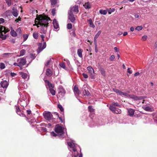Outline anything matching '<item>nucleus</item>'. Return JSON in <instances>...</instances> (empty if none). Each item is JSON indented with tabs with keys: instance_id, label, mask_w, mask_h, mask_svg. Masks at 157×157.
I'll use <instances>...</instances> for the list:
<instances>
[{
	"instance_id": "1",
	"label": "nucleus",
	"mask_w": 157,
	"mask_h": 157,
	"mask_svg": "<svg viewBox=\"0 0 157 157\" xmlns=\"http://www.w3.org/2000/svg\"><path fill=\"white\" fill-rule=\"evenodd\" d=\"M38 21L37 24L35 22V25L38 28L40 27V33H41L45 34L47 29V27L48 26V21H50V19L48 17H44L41 16H39L38 17L36 20Z\"/></svg>"
},
{
	"instance_id": "2",
	"label": "nucleus",
	"mask_w": 157,
	"mask_h": 157,
	"mask_svg": "<svg viewBox=\"0 0 157 157\" xmlns=\"http://www.w3.org/2000/svg\"><path fill=\"white\" fill-rule=\"evenodd\" d=\"M68 146V148L70 151L68 154L67 157H77L79 153L77 151V148L78 147L81 151V148L77 144L75 143V141L71 140L70 142L67 143Z\"/></svg>"
},
{
	"instance_id": "3",
	"label": "nucleus",
	"mask_w": 157,
	"mask_h": 157,
	"mask_svg": "<svg viewBox=\"0 0 157 157\" xmlns=\"http://www.w3.org/2000/svg\"><path fill=\"white\" fill-rule=\"evenodd\" d=\"M43 115L46 120L48 122L54 124L56 122L55 118H53V115L49 111H45L43 113Z\"/></svg>"
},
{
	"instance_id": "4",
	"label": "nucleus",
	"mask_w": 157,
	"mask_h": 157,
	"mask_svg": "<svg viewBox=\"0 0 157 157\" xmlns=\"http://www.w3.org/2000/svg\"><path fill=\"white\" fill-rule=\"evenodd\" d=\"M121 95H123L128 98H130L135 100H141L144 98L143 96L138 97L133 94H129L126 92H122Z\"/></svg>"
},
{
	"instance_id": "5",
	"label": "nucleus",
	"mask_w": 157,
	"mask_h": 157,
	"mask_svg": "<svg viewBox=\"0 0 157 157\" xmlns=\"http://www.w3.org/2000/svg\"><path fill=\"white\" fill-rule=\"evenodd\" d=\"M55 132L59 136L60 138L63 137V128L59 124H56L54 128Z\"/></svg>"
},
{
	"instance_id": "6",
	"label": "nucleus",
	"mask_w": 157,
	"mask_h": 157,
	"mask_svg": "<svg viewBox=\"0 0 157 157\" xmlns=\"http://www.w3.org/2000/svg\"><path fill=\"white\" fill-rule=\"evenodd\" d=\"M8 85V82L6 80L1 81L0 82V93H5Z\"/></svg>"
},
{
	"instance_id": "7",
	"label": "nucleus",
	"mask_w": 157,
	"mask_h": 157,
	"mask_svg": "<svg viewBox=\"0 0 157 157\" xmlns=\"http://www.w3.org/2000/svg\"><path fill=\"white\" fill-rule=\"evenodd\" d=\"M17 62H18L20 67L21 69L22 67L25 64L26 61L25 59L23 57L18 59L17 60Z\"/></svg>"
},
{
	"instance_id": "8",
	"label": "nucleus",
	"mask_w": 157,
	"mask_h": 157,
	"mask_svg": "<svg viewBox=\"0 0 157 157\" xmlns=\"http://www.w3.org/2000/svg\"><path fill=\"white\" fill-rule=\"evenodd\" d=\"M68 18L70 21L73 23H75V18L74 15L73 13L71 11H69L68 12Z\"/></svg>"
},
{
	"instance_id": "9",
	"label": "nucleus",
	"mask_w": 157,
	"mask_h": 157,
	"mask_svg": "<svg viewBox=\"0 0 157 157\" xmlns=\"http://www.w3.org/2000/svg\"><path fill=\"white\" fill-rule=\"evenodd\" d=\"M109 109L114 113L120 114L121 113V110L115 107H113V105H110Z\"/></svg>"
},
{
	"instance_id": "10",
	"label": "nucleus",
	"mask_w": 157,
	"mask_h": 157,
	"mask_svg": "<svg viewBox=\"0 0 157 157\" xmlns=\"http://www.w3.org/2000/svg\"><path fill=\"white\" fill-rule=\"evenodd\" d=\"M16 109V112L20 116L24 117H25V115L24 114V113L25 112V110H23L22 111V112L21 111V109H20V108H19V107L18 106H17V105H16L15 106Z\"/></svg>"
},
{
	"instance_id": "11",
	"label": "nucleus",
	"mask_w": 157,
	"mask_h": 157,
	"mask_svg": "<svg viewBox=\"0 0 157 157\" xmlns=\"http://www.w3.org/2000/svg\"><path fill=\"white\" fill-rule=\"evenodd\" d=\"M28 104V103L26 101H22L21 99H19L18 101V104L20 105L23 108H24V107H26Z\"/></svg>"
},
{
	"instance_id": "12",
	"label": "nucleus",
	"mask_w": 157,
	"mask_h": 157,
	"mask_svg": "<svg viewBox=\"0 0 157 157\" xmlns=\"http://www.w3.org/2000/svg\"><path fill=\"white\" fill-rule=\"evenodd\" d=\"M53 24L54 28L58 30L59 29V25L56 20L54 19L53 21Z\"/></svg>"
},
{
	"instance_id": "13",
	"label": "nucleus",
	"mask_w": 157,
	"mask_h": 157,
	"mask_svg": "<svg viewBox=\"0 0 157 157\" xmlns=\"http://www.w3.org/2000/svg\"><path fill=\"white\" fill-rule=\"evenodd\" d=\"M59 92L61 93L62 96H64L66 94V91L62 86H59Z\"/></svg>"
},
{
	"instance_id": "14",
	"label": "nucleus",
	"mask_w": 157,
	"mask_h": 157,
	"mask_svg": "<svg viewBox=\"0 0 157 157\" xmlns=\"http://www.w3.org/2000/svg\"><path fill=\"white\" fill-rule=\"evenodd\" d=\"M19 74L21 75L22 78L25 79V80H28L29 78V76H28V78H27L28 76V75L24 72H19Z\"/></svg>"
},
{
	"instance_id": "15",
	"label": "nucleus",
	"mask_w": 157,
	"mask_h": 157,
	"mask_svg": "<svg viewBox=\"0 0 157 157\" xmlns=\"http://www.w3.org/2000/svg\"><path fill=\"white\" fill-rule=\"evenodd\" d=\"M45 84L47 88H48L49 89L51 88H53L54 86L51 83L49 82L48 80L45 81Z\"/></svg>"
},
{
	"instance_id": "16",
	"label": "nucleus",
	"mask_w": 157,
	"mask_h": 157,
	"mask_svg": "<svg viewBox=\"0 0 157 157\" xmlns=\"http://www.w3.org/2000/svg\"><path fill=\"white\" fill-rule=\"evenodd\" d=\"M46 47V43L44 42L43 43V45L42 48L40 47H39L37 50V52L38 53H40Z\"/></svg>"
},
{
	"instance_id": "17",
	"label": "nucleus",
	"mask_w": 157,
	"mask_h": 157,
	"mask_svg": "<svg viewBox=\"0 0 157 157\" xmlns=\"http://www.w3.org/2000/svg\"><path fill=\"white\" fill-rule=\"evenodd\" d=\"M11 12L10 10H8L6 11L3 14L2 17L4 18L7 17L8 16L11 15Z\"/></svg>"
},
{
	"instance_id": "18",
	"label": "nucleus",
	"mask_w": 157,
	"mask_h": 157,
	"mask_svg": "<svg viewBox=\"0 0 157 157\" xmlns=\"http://www.w3.org/2000/svg\"><path fill=\"white\" fill-rule=\"evenodd\" d=\"M12 13L13 16L15 17H17L18 15L17 10L14 7L12 8Z\"/></svg>"
},
{
	"instance_id": "19",
	"label": "nucleus",
	"mask_w": 157,
	"mask_h": 157,
	"mask_svg": "<svg viewBox=\"0 0 157 157\" xmlns=\"http://www.w3.org/2000/svg\"><path fill=\"white\" fill-rule=\"evenodd\" d=\"M69 11H73L75 12H76V13L78 12V6H74L72 8H71Z\"/></svg>"
},
{
	"instance_id": "20",
	"label": "nucleus",
	"mask_w": 157,
	"mask_h": 157,
	"mask_svg": "<svg viewBox=\"0 0 157 157\" xmlns=\"http://www.w3.org/2000/svg\"><path fill=\"white\" fill-rule=\"evenodd\" d=\"M134 110L130 108L128 109V115L130 116H132L134 113Z\"/></svg>"
},
{
	"instance_id": "21",
	"label": "nucleus",
	"mask_w": 157,
	"mask_h": 157,
	"mask_svg": "<svg viewBox=\"0 0 157 157\" xmlns=\"http://www.w3.org/2000/svg\"><path fill=\"white\" fill-rule=\"evenodd\" d=\"M11 31L10 32V35L13 37H15L17 36V33L13 28V27H11Z\"/></svg>"
},
{
	"instance_id": "22",
	"label": "nucleus",
	"mask_w": 157,
	"mask_h": 157,
	"mask_svg": "<svg viewBox=\"0 0 157 157\" xmlns=\"http://www.w3.org/2000/svg\"><path fill=\"white\" fill-rule=\"evenodd\" d=\"M84 8L86 9H89L91 8V5L89 2H86L83 5Z\"/></svg>"
},
{
	"instance_id": "23",
	"label": "nucleus",
	"mask_w": 157,
	"mask_h": 157,
	"mask_svg": "<svg viewBox=\"0 0 157 157\" xmlns=\"http://www.w3.org/2000/svg\"><path fill=\"white\" fill-rule=\"evenodd\" d=\"M13 55V53H4L3 54V56L5 58H9L11 57Z\"/></svg>"
},
{
	"instance_id": "24",
	"label": "nucleus",
	"mask_w": 157,
	"mask_h": 157,
	"mask_svg": "<svg viewBox=\"0 0 157 157\" xmlns=\"http://www.w3.org/2000/svg\"><path fill=\"white\" fill-rule=\"evenodd\" d=\"M87 69L89 71V73L91 75H92L94 73L93 69L91 67H87Z\"/></svg>"
},
{
	"instance_id": "25",
	"label": "nucleus",
	"mask_w": 157,
	"mask_h": 157,
	"mask_svg": "<svg viewBox=\"0 0 157 157\" xmlns=\"http://www.w3.org/2000/svg\"><path fill=\"white\" fill-rule=\"evenodd\" d=\"M88 21L89 22V24L90 25V26L93 28H94L95 27V25L93 23L92 20L91 18Z\"/></svg>"
},
{
	"instance_id": "26",
	"label": "nucleus",
	"mask_w": 157,
	"mask_h": 157,
	"mask_svg": "<svg viewBox=\"0 0 157 157\" xmlns=\"http://www.w3.org/2000/svg\"><path fill=\"white\" fill-rule=\"evenodd\" d=\"M46 75L48 76H51L52 75V73L50 69H48L46 70Z\"/></svg>"
},
{
	"instance_id": "27",
	"label": "nucleus",
	"mask_w": 157,
	"mask_h": 157,
	"mask_svg": "<svg viewBox=\"0 0 157 157\" xmlns=\"http://www.w3.org/2000/svg\"><path fill=\"white\" fill-rule=\"evenodd\" d=\"M82 50L81 49H78L77 50V54L78 56H79V57H80V58L82 57Z\"/></svg>"
},
{
	"instance_id": "28",
	"label": "nucleus",
	"mask_w": 157,
	"mask_h": 157,
	"mask_svg": "<svg viewBox=\"0 0 157 157\" xmlns=\"http://www.w3.org/2000/svg\"><path fill=\"white\" fill-rule=\"evenodd\" d=\"M16 32L17 33V35H18L20 36H21V30L20 28H19L17 29L16 30Z\"/></svg>"
},
{
	"instance_id": "29",
	"label": "nucleus",
	"mask_w": 157,
	"mask_h": 157,
	"mask_svg": "<svg viewBox=\"0 0 157 157\" xmlns=\"http://www.w3.org/2000/svg\"><path fill=\"white\" fill-rule=\"evenodd\" d=\"M143 108L144 110L146 111H150L151 110V107L150 106H144L143 107Z\"/></svg>"
},
{
	"instance_id": "30",
	"label": "nucleus",
	"mask_w": 157,
	"mask_h": 157,
	"mask_svg": "<svg viewBox=\"0 0 157 157\" xmlns=\"http://www.w3.org/2000/svg\"><path fill=\"white\" fill-rule=\"evenodd\" d=\"M73 91L74 93H78L79 92L78 88L76 85L74 86Z\"/></svg>"
},
{
	"instance_id": "31",
	"label": "nucleus",
	"mask_w": 157,
	"mask_h": 157,
	"mask_svg": "<svg viewBox=\"0 0 157 157\" xmlns=\"http://www.w3.org/2000/svg\"><path fill=\"white\" fill-rule=\"evenodd\" d=\"M75 29H73L72 30L70 31V33L71 35V36H73L74 37H75L76 36V34L75 33Z\"/></svg>"
},
{
	"instance_id": "32",
	"label": "nucleus",
	"mask_w": 157,
	"mask_h": 157,
	"mask_svg": "<svg viewBox=\"0 0 157 157\" xmlns=\"http://www.w3.org/2000/svg\"><path fill=\"white\" fill-rule=\"evenodd\" d=\"M100 13L102 15H106L107 13V10H100L99 11Z\"/></svg>"
},
{
	"instance_id": "33",
	"label": "nucleus",
	"mask_w": 157,
	"mask_h": 157,
	"mask_svg": "<svg viewBox=\"0 0 157 157\" xmlns=\"http://www.w3.org/2000/svg\"><path fill=\"white\" fill-rule=\"evenodd\" d=\"M51 5L54 6L58 2V0H50Z\"/></svg>"
},
{
	"instance_id": "34",
	"label": "nucleus",
	"mask_w": 157,
	"mask_h": 157,
	"mask_svg": "<svg viewBox=\"0 0 157 157\" xmlns=\"http://www.w3.org/2000/svg\"><path fill=\"white\" fill-rule=\"evenodd\" d=\"M113 90L114 92H115L117 94H119L121 95V93L122 92L121 91L118 89H116V88H113Z\"/></svg>"
},
{
	"instance_id": "35",
	"label": "nucleus",
	"mask_w": 157,
	"mask_h": 157,
	"mask_svg": "<svg viewBox=\"0 0 157 157\" xmlns=\"http://www.w3.org/2000/svg\"><path fill=\"white\" fill-rule=\"evenodd\" d=\"M50 93L52 95L54 96L56 94V91L55 90L53 89V88H51L49 89Z\"/></svg>"
},
{
	"instance_id": "36",
	"label": "nucleus",
	"mask_w": 157,
	"mask_h": 157,
	"mask_svg": "<svg viewBox=\"0 0 157 157\" xmlns=\"http://www.w3.org/2000/svg\"><path fill=\"white\" fill-rule=\"evenodd\" d=\"M8 6H10L12 4L13 0H5Z\"/></svg>"
},
{
	"instance_id": "37",
	"label": "nucleus",
	"mask_w": 157,
	"mask_h": 157,
	"mask_svg": "<svg viewBox=\"0 0 157 157\" xmlns=\"http://www.w3.org/2000/svg\"><path fill=\"white\" fill-rule=\"evenodd\" d=\"M100 71L101 75L103 76H105V71L104 69L103 68H101Z\"/></svg>"
},
{
	"instance_id": "38",
	"label": "nucleus",
	"mask_w": 157,
	"mask_h": 157,
	"mask_svg": "<svg viewBox=\"0 0 157 157\" xmlns=\"http://www.w3.org/2000/svg\"><path fill=\"white\" fill-rule=\"evenodd\" d=\"M29 35L28 34H25L23 35V41H25L28 38Z\"/></svg>"
},
{
	"instance_id": "39",
	"label": "nucleus",
	"mask_w": 157,
	"mask_h": 157,
	"mask_svg": "<svg viewBox=\"0 0 157 157\" xmlns=\"http://www.w3.org/2000/svg\"><path fill=\"white\" fill-rule=\"evenodd\" d=\"M115 10L114 8L110 9H107V11L108 12L109 14H110L112 12H114Z\"/></svg>"
},
{
	"instance_id": "40",
	"label": "nucleus",
	"mask_w": 157,
	"mask_h": 157,
	"mask_svg": "<svg viewBox=\"0 0 157 157\" xmlns=\"http://www.w3.org/2000/svg\"><path fill=\"white\" fill-rule=\"evenodd\" d=\"M26 112H27L28 117H29L30 118H31V117H30L31 115H30L31 114V110H26Z\"/></svg>"
},
{
	"instance_id": "41",
	"label": "nucleus",
	"mask_w": 157,
	"mask_h": 157,
	"mask_svg": "<svg viewBox=\"0 0 157 157\" xmlns=\"http://www.w3.org/2000/svg\"><path fill=\"white\" fill-rule=\"evenodd\" d=\"M51 135L52 136L56 137L57 136H59V135H58L57 133H56V132H51Z\"/></svg>"
},
{
	"instance_id": "42",
	"label": "nucleus",
	"mask_w": 157,
	"mask_h": 157,
	"mask_svg": "<svg viewBox=\"0 0 157 157\" xmlns=\"http://www.w3.org/2000/svg\"><path fill=\"white\" fill-rule=\"evenodd\" d=\"M58 107L60 109V110L62 112H63L64 109L62 105L59 104L58 105Z\"/></svg>"
},
{
	"instance_id": "43",
	"label": "nucleus",
	"mask_w": 157,
	"mask_h": 157,
	"mask_svg": "<svg viewBox=\"0 0 157 157\" xmlns=\"http://www.w3.org/2000/svg\"><path fill=\"white\" fill-rule=\"evenodd\" d=\"M5 66L4 63H0V68L2 69L5 68Z\"/></svg>"
},
{
	"instance_id": "44",
	"label": "nucleus",
	"mask_w": 157,
	"mask_h": 157,
	"mask_svg": "<svg viewBox=\"0 0 157 157\" xmlns=\"http://www.w3.org/2000/svg\"><path fill=\"white\" fill-rule=\"evenodd\" d=\"M101 32V30H99L97 33L95 35L94 37L96 38H98Z\"/></svg>"
},
{
	"instance_id": "45",
	"label": "nucleus",
	"mask_w": 157,
	"mask_h": 157,
	"mask_svg": "<svg viewBox=\"0 0 157 157\" xmlns=\"http://www.w3.org/2000/svg\"><path fill=\"white\" fill-rule=\"evenodd\" d=\"M25 51L24 49L21 50L20 52V56H23L25 54Z\"/></svg>"
},
{
	"instance_id": "46",
	"label": "nucleus",
	"mask_w": 157,
	"mask_h": 157,
	"mask_svg": "<svg viewBox=\"0 0 157 157\" xmlns=\"http://www.w3.org/2000/svg\"><path fill=\"white\" fill-rule=\"evenodd\" d=\"M83 94L84 95H86L87 96H89L90 95V94L89 91L88 90L86 91V90H85V92H83Z\"/></svg>"
},
{
	"instance_id": "47",
	"label": "nucleus",
	"mask_w": 157,
	"mask_h": 157,
	"mask_svg": "<svg viewBox=\"0 0 157 157\" xmlns=\"http://www.w3.org/2000/svg\"><path fill=\"white\" fill-rule=\"evenodd\" d=\"M88 109L89 111L90 112H93L94 111V109L92 108V107L91 106H89L88 107Z\"/></svg>"
},
{
	"instance_id": "48",
	"label": "nucleus",
	"mask_w": 157,
	"mask_h": 157,
	"mask_svg": "<svg viewBox=\"0 0 157 157\" xmlns=\"http://www.w3.org/2000/svg\"><path fill=\"white\" fill-rule=\"evenodd\" d=\"M59 66L62 68L66 69V66L63 63H60Z\"/></svg>"
},
{
	"instance_id": "49",
	"label": "nucleus",
	"mask_w": 157,
	"mask_h": 157,
	"mask_svg": "<svg viewBox=\"0 0 157 157\" xmlns=\"http://www.w3.org/2000/svg\"><path fill=\"white\" fill-rule=\"evenodd\" d=\"M143 29V27L142 26H138L135 29L138 31H140L141 30Z\"/></svg>"
},
{
	"instance_id": "50",
	"label": "nucleus",
	"mask_w": 157,
	"mask_h": 157,
	"mask_svg": "<svg viewBox=\"0 0 157 157\" xmlns=\"http://www.w3.org/2000/svg\"><path fill=\"white\" fill-rule=\"evenodd\" d=\"M147 37L146 35H144L142 37L141 40L143 41H145L147 39Z\"/></svg>"
},
{
	"instance_id": "51",
	"label": "nucleus",
	"mask_w": 157,
	"mask_h": 157,
	"mask_svg": "<svg viewBox=\"0 0 157 157\" xmlns=\"http://www.w3.org/2000/svg\"><path fill=\"white\" fill-rule=\"evenodd\" d=\"M67 28L68 29H71L72 28V25L71 23H68L67 25Z\"/></svg>"
},
{
	"instance_id": "52",
	"label": "nucleus",
	"mask_w": 157,
	"mask_h": 157,
	"mask_svg": "<svg viewBox=\"0 0 157 157\" xmlns=\"http://www.w3.org/2000/svg\"><path fill=\"white\" fill-rule=\"evenodd\" d=\"M33 37L35 39H37L38 38V33H34L33 34Z\"/></svg>"
},
{
	"instance_id": "53",
	"label": "nucleus",
	"mask_w": 157,
	"mask_h": 157,
	"mask_svg": "<svg viewBox=\"0 0 157 157\" xmlns=\"http://www.w3.org/2000/svg\"><path fill=\"white\" fill-rule=\"evenodd\" d=\"M110 105H113V107H115L114 106H119V105L117 102H113Z\"/></svg>"
},
{
	"instance_id": "54",
	"label": "nucleus",
	"mask_w": 157,
	"mask_h": 157,
	"mask_svg": "<svg viewBox=\"0 0 157 157\" xmlns=\"http://www.w3.org/2000/svg\"><path fill=\"white\" fill-rule=\"evenodd\" d=\"M55 114L59 118V119L60 120L61 122H62V123H63V119L62 118V117H59V114H58V113H55Z\"/></svg>"
},
{
	"instance_id": "55",
	"label": "nucleus",
	"mask_w": 157,
	"mask_h": 157,
	"mask_svg": "<svg viewBox=\"0 0 157 157\" xmlns=\"http://www.w3.org/2000/svg\"><path fill=\"white\" fill-rule=\"evenodd\" d=\"M22 101H27V97L25 95H24L22 98Z\"/></svg>"
},
{
	"instance_id": "56",
	"label": "nucleus",
	"mask_w": 157,
	"mask_h": 157,
	"mask_svg": "<svg viewBox=\"0 0 157 157\" xmlns=\"http://www.w3.org/2000/svg\"><path fill=\"white\" fill-rule=\"evenodd\" d=\"M115 59V56L114 55H112L110 56V60L111 61H113Z\"/></svg>"
},
{
	"instance_id": "57",
	"label": "nucleus",
	"mask_w": 157,
	"mask_h": 157,
	"mask_svg": "<svg viewBox=\"0 0 157 157\" xmlns=\"http://www.w3.org/2000/svg\"><path fill=\"white\" fill-rule=\"evenodd\" d=\"M30 57L32 59H34L36 57L35 54H31Z\"/></svg>"
},
{
	"instance_id": "58",
	"label": "nucleus",
	"mask_w": 157,
	"mask_h": 157,
	"mask_svg": "<svg viewBox=\"0 0 157 157\" xmlns=\"http://www.w3.org/2000/svg\"><path fill=\"white\" fill-rule=\"evenodd\" d=\"M153 119L154 120L155 122L156 123H157V113L156 116L154 117Z\"/></svg>"
},
{
	"instance_id": "59",
	"label": "nucleus",
	"mask_w": 157,
	"mask_h": 157,
	"mask_svg": "<svg viewBox=\"0 0 157 157\" xmlns=\"http://www.w3.org/2000/svg\"><path fill=\"white\" fill-rule=\"evenodd\" d=\"M56 9H53L52 11V13L53 16H54L56 13Z\"/></svg>"
},
{
	"instance_id": "60",
	"label": "nucleus",
	"mask_w": 157,
	"mask_h": 157,
	"mask_svg": "<svg viewBox=\"0 0 157 157\" xmlns=\"http://www.w3.org/2000/svg\"><path fill=\"white\" fill-rule=\"evenodd\" d=\"M94 48L95 52L96 53H97L98 52V49L97 45H94Z\"/></svg>"
},
{
	"instance_id": "61",
	"label": "nucleus",
	"mask_w": 157,
	"mask_h": 157,
	"mask_svg": "<svg viewBox=\"0 0 157 157\" xmlns=\"http://www.w3.org/2000/svg\"><path fill=\"white\" fill-rule=\"evenodd\" d=\"M40 129L42 131H44V132H46V131H47V128H44V127H41Z\"/></svg>"
},
{
	"instance_id": "62",
	"label": "nucleus",
	"mask_w": 157,
	"mask_h": 157,
	"mask_svg": "<svg viewBox=\"0 0 157 157\" xmlns=\"http://www.w3.org/2000/svg\"><path fill=\"white\" fill-rule=\"evenodd\" d=\"M97 38H96L94 37V45H97Z\"/></svg>"
},
{
	"instance_id": "63",
	"label": "nucleus",
	"mask_w": 157,
	"mask_h": 157,
	"mask_svg": "<svg viewBox=\"0 0 157 157\" xmlns=\"http://www.w3.org/2000/svg\"><path fill=\"white\" fill-rule=\"evenodd\" d=\"M82 75H83V77H84V78H87L88 77V75L87 74H86L83 73L82 74Z\"/></svg>"
},
{
	"instance_id": "64",
	"label": "nucleus",
	"mask_w": 157,
	"mask_h": 157,
	"mask_svg": "<svg viewBox=\"0 0 157 157\" xmlns=\"http://www.w3.org/2000/svg\"><path fill=\"white\" fill-rule=\"evenodd\" d=\"M13 65L15 66H18L20 67V66H19V64L18 63V62L17 63H14L13 64Z\"/></svg>"
}]
</instances>
